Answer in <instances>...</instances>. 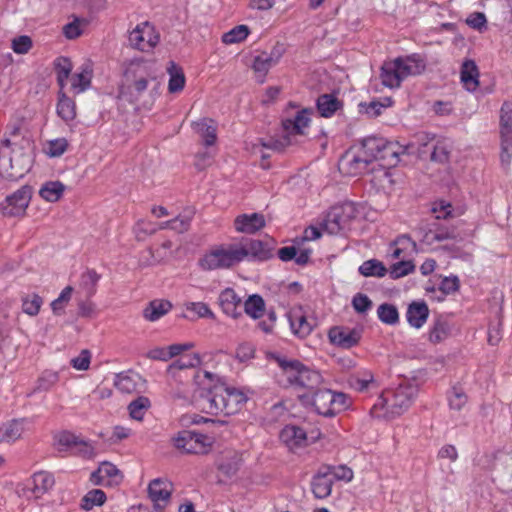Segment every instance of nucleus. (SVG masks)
<instances>
[{"mask_svg":"<svg viewBox=\"0 0 512 512\" xmlns=\"http://www.w3.org/2000/svg\"><path fill=\"white\" fill-rule=\"evenodd\" d=\"M195 381L198 389L194 398L198 408L211 415L224 414L226 385L208 371L195 375Z\"/></svg>","mask_w":512,"mask_h":512,"instance_id":"1","label":"nucleus"},{"mask_svg":"<svg viewBox=\"0 0 512 512\" xmlns=\"http://www.w3.org/2000/svg\"><path fill=\"white\" fill-rule=\"evenodd\" d=\"M417 393L418 389L413 384H401L396 389L387 390L374 404L371 413L379 417L381 415L377 413L378 409H384L383 416L387 418L400 416L410 407Z\"/></svg>","mask_w":512,"mask_h":512,"instance_id":"2","label":"nucleus"},{"mask_svg":"<svg viewBox=\"0 0 512 512\" xmlns=\"http://www.w3.org/2000/svg\"><path fill=\"white\" fill-rule=\"evenodd\" d=\"M149 81H154L155 85H158L156 79L148 72L147 65L142 62L131 63L124 73L119 98L130 103L139 101L147 90Z\"/></svg>","mask_w":512,"mask_h":512,"instance_id":"3","label":"nucleus"},{"mask_svg":"<svg viewBox=\"0 0 512 512\" xmlns=\"http://www.w3.org/2000/svg\"><path fill=\"white\" fill-rule=\"evenodd\" d=\"M277 363L283 370L288 384L305 392H314L321 387L323 378L318 371L305 367L298 360L277 358Z\"/></svg>","mask_w":512,"mask_h":512,"instance_id":"4","label":"nucleus"},{"mask_svg":"<svg viewBox=\"0 0 512 512\" xmlns=\"http://www.w3.org/2000/svg\"><path fill=\"white\" fill-rule=\"evenodd\" d=\"M244 255L238 244H222L209 250L199 266L205 271L231 269L244 260Z\"/></svg>","mask_w":512,"mask_h":512,"instance_id":"5","label":"nucleus"},{"mask_svg":"<svg viewBox=\"0 0 512 512\" xmlns=\"http://www.w3.org/2000/svg\"><path fill=\"white\" fill-rule=\"evenodd\" d=\"M355 217V207L352 203L333 206L319 222L321 230L336 235L346 228Z\"/></svg>","mask_w":512,"mask_h":512,"instance_id":"6","label":"nucleus"},{"mask_svg":"<svg viewBox=\"0 0 512 512\" xmlns=\"http://www.w3.org/2000/svg\"><path fill=\"white\" fill-rule=\"evenodd\" d=\"M12 142L9 138L1 141L0 145V177L16 181L22 178L29 170L23 159L13 160L12 158Z\"/></svg>","mask_w":512,"mask_h":512,"instance_id":"7","label":"nucleus"},{"mask_svg":"<svg viewBox=\"0 0 512 512\" xmlns=\"http://www.w3.org/2000/svg\"><path fill=\"white\" fill-rule=\"evenodd\" d=\"M501 162L509 165L512 157V103L504 102L500 109Z\"/></svg>","mask_w":512,"mask_h":512,"instance_id":"8","label":"nucleus"},{"mask_svg":"<svg viewBox=\"0 0 512 512\" xmlns=\"http://www.w3.org/2000/svg\"><path fill=\"white\" fill-rule=\"evenodd\" d=\"M32 197V188L28 185L8 195L0 204L1 212L6 217L23 216Z\"/></svg>","mask_w":512,"mask_h":512,"instance_id":"9","label":"nucleus"},{"mask_svg":"<svg viewBox=\"0 0 512 512\" xmlns=\"http://www.w3.org/2000/svg\"><path fill=\"white\" fill-rule=\"evenodd\" d=\"M298 397L304 406L313 407L318 414L326 417L333 416L331 400L332 390L319 387L314 392H304L299 394Z\"/></svg>","mask_w":512,"mask_h":512,"instance_id":"10","label":"nucleus"},{"mask_svg":"<svg viewBox=\"0 0 512 512\" xmlns=\"http://www.w3.org/2000/svg\"><path fill=\"white\" fill-rule=\"evenodd\" d=\"M159 40V34L148 22L137 25L129 34L130 45L142 52L151 51L159 43Z\"/></svg>","mask_w":512,"mask_h":512,"instance_id":"11","label":"nucleus"},{"mask_svg":"<svg viewBox=\"0 0 512 512\" xmlns=\"http://www.w3.org/2000/svg\"><path fill=\"white\" fill-rule=\"evenodd\" d=\"M208 440L209 438L204 434L182 431L174 439V445L187 454H205L208 451Z\"/></svg>","mask_w":512,"mask_h":512,"instance_id":"12","label":"nucleus"},{"mask_svg":"<svg viewBox=\"0 0 512 512\" xmlns=\"http://www.w3.org/2000/svg\"><path fill=\"white\" fill-rule=\"evenodd\" d=\"M422 234V242L427 245H432L435 242H442L445 240H456L459 237L457 228L454 226H444L437 221L427 223L419 228Z\"/></svg>","mask_w":512,"mask_h":512,"instance_id":"13","label":"nucleus"},{"mask_svg":"<svg viewBox=\"0 0 512 512\" xmlns=\"http://www.w3.org/2000/svg\"><path fill=\"white\" fill-rule=\"evenodd\" d=\"M91 482L101 486H117L123 480L121 471L110 462H102L99 468L91 474Z\"/></svg>","mask_w":512,"mask_h":512,"instance_id":"14","label":"nucleus"},{"mask_svg":"<svg viewBox=\"0 0 512 512\" xmlns=\"http://www.w3.org/2000/svg\"><path fill=\"white\" fill-rule=\"evenodd\" d=\"M172 493V484L162 478L153 479L148 485V495L156 511H161L169 501Z\"/></svg>","mask_w":512,"mask_h":512,"instance_id":"15","label":"nucleus"},{"mask_svg":"<svg viewBox=\"0 0 512 512\" xmlns=\"http://www.w3.org/2000/svg\"><path fill=\"white\" fill-rule=\"evenodd\" d=\"M333 477L330 476L328 465H321L312 478L311 487L313 495L318 499L330 496L333 485Z\"/></svg>","mask_w":512,"mask_h":512,"instance_id":"16","label":"nucleus"},{"mask_svg":"<svg viewBox=\"0 0 512 512\" xmlns=\"http://www.w3.org/2000/svg\"><path fill=\"white\" fill-rule=\"evenodd\" d=\"M265 226L262 214H241L234 220L235 230L239 233L254 234Z\"/></svg>","mask_w":512,"mask_h":512,"instance_id":"17","label":"nucleus"},{"mask_svg":"<svg viewBox=\"0 0 512 512\" xmlns=\"http://www.w3.org/2000/svg\"><path fill=\"white\" fill-rule=\"evenodd\" d=\"M329 338L333 344L349 349L358 344L360 333L355 329L334 327L329 331Z\"/></svg>","mask_w":512,"mask_h":512,"instance_id":"18","label":"nucleus"},{"mask_svg":"<svg viewBox=\"0 0 512 512\" xmlns=\"http://www.w3.org/2000/svg\"><path fill=\"white\" fill-rule=\"evenodd\" d=\"M395 61L399 62V68L404 79L408 76L420 75L426 69L425 59L418 54H413L406 57H398L395 59Z\"/></svg>","mask_w":512,"mask_h":512,"instance_id":"19","label":"nucleus"},{"mask_svg":"<svg viewBox=\"0 0 512 512\" xmlns=\"http://www.w3.org/2000/svg\"><path fill=\"white\" fill-rule=\"evenodd\" d=\"M219 305L221 306L223 312L232 317L238 318L241 316V311L239 310L242 304V299L236 294V292L232 288H226L219 295Z\"/></svg>","mask_w":512,"mask_h":512,"instance_id":"20","label":"nucleus"},{"mask_svg":"<svg viewBox=\"0 0 512 512\" xmlns=\"http://www.w3.org/2000/svg\"><path fill=\"white\" fill-rule=\"evenodd\" d=\"M399 62L395 59L391 61H385L381 66L380 79L384 86L389 88H397L404 80L400 68Z\"/></svg>","mask_w":512,"mask_h":512,"instance_id":"21","label":"nucleus"},{"mask_svg":"<svg viewBox=\"0 0 512 512\" xmlns=\"http://www.w3.org/2000/svg\"><path fill=\"white\" fill-rule=\"evenodd\" d=\"M53 485V475L46 471H40L33 474L27 489L33 494L35 499H38L49 491Z\"/></svg>","mask_w":512,"mask_h":512,"instance_id":"22","label":"nucleus"},{"mask_svg":"<svg viewBox=\"0 0 512 512\" xmlns=\"http://www.w3.org/2000/svg\"><path fill=\"white\" fill-rule=\"evenodd\" d=\"M246 401L247 397L242 391L226 386L224 394V415L230 416L236 414Z\"/></svg>","mask_w":512,"mask_h":512,"instance_id":"23","label":"nucleus"},{"mask_svg":"<svg viewBox=\"0 0 512 512\" xmlns=\"http://www.w3.org/2000/svg\"><path fill=\"white\" fill-rule=\"evenodd\" d=\"M461 82L468 91H475L479 86V70L476 63L466 59L461 66Z\"/></svg>","mask_w":512,"mask_h":512,"instance_id":"24","label":"nucleus"},{"mask_svg":"<svg viewBox=\"0 0 512 512\" xmlns=\"http://www.w3.org/2000/svg\"><path fill=\"white\" fill-rule=\"evenodd\" d=\"M239 247L244 251V260L247 257H252L258 260H267L272 254V248L267 244L260 240H250L246 244H238Z\"/></svg>","mask_w":512,"mask_h":512,"instance_id":"25","label":"nucleus"},{"mask_svg":"<svg viewBox=\"0 0 512 512\" xmlns=\"http://www.w3.org/2000/svg\"><path fill=\"white\" fill-rule=\"evenodd\" d=\"M24 419H13L0 425V443H12L24 432Z\"/></svg>","mask_w":512,"mask_h":512,"instance_id":"26","label":"nucleus"},{"mask_svg":"<svg viewBox=\"0 0 512 512\" xmlns=\"http://www.w3.org/2000/svg\"><path fill=\"white\" fill-rule=\"evenodd\" d=\"M193 127L203 139L205 146H212L216 143L217 126L214 120L210 118H203L197 122H194Z\"/></svg>","mask_w":512,"mask_h":512,"instance_id":"27","label":"nucleus"},{"mask_svg":"<svg viewBox=\"0 0 512 512\" xmlns=\"http://www.w3.org/2000/svg\"><path fill=\"white\" fill-rule=\"evenodd\" d=\"M429 315V309L425 302H412L407 309L408 323L415 328H421Z\"/></svg>","mask_w":512,"mask_h":512,"instance_id":"28","label":"nucleus"},{"mask_svg":"<svg viewBox=\"0 0 512 512\" xmlns=\"http://www.w3.org/2000/svg\"><path fill=\"white\" fill-rule=\"evenodd\" d=\"M308 110H302L297 113L294 119H285L282 121L284 133L292 135L304 134L303 129L309 125Z\"/></svg>","mask_w":512,"mask_h":512,"instance_id":"29","label":"nucleus"},{"mask_svg":"<svg viewBox=\"0 0 512 512\" xmlns=\"http://www.w3.org/2000/svg\"><path fill=\"white\" fill-rule=\"evenodd\" d=\"M281 440L291 449L301 447L306 444L307 437L305 431L297 426H286L280 433Z\"/></svg>","mask_w":512,"mask_h":512,"instance_id":"30","label":"nucleus"},{"mask_svg":"<svg viewBox=\"0 0 512 512\" xmlns=\"http://www.w3.org/2000/svg\"><path fill=\"white\" fill-rule=\"evenodd\" d=\"M201 365V357L198 353L186 355L174 361L167 368V373L172 378L176 379L180 371L194 368Z\"/></svg>","mask_w":512,"mask_h":512,"instance_id":"31","label":"nucleus"},{"mask_svg":"<svg viewBox=\"0 0 512 512\" xmlns=\"http://www.w3.org/2000/svg\"><path fill=\"white\" fill-rule=\"evenodd\" d=\"M172 309V304L168 300H153L143 310V317L151 322L159 320Z\"/></svg>","mask_w":512,"mask_h":512,"instance_id":"32","label":"nucleus"},{"mask_svg":"<svg viewBox=\"0 0 512 512\" xmlns=\"http://www.w3.org/2000/svg\"><path fill=\"white\" fill-rule=\"evenodd\" d=\"M407 148L408 147H403L398 143L386 141V145H384L381 150L378 160L382 161L383 165L387 167L396 166L399 162L400 154H403Z\"/></svg>","mask_w":512,"mask_h":512,"instance_id":"33","label":"nucleus"},{"mask_svg":"<svg viewBox=\"0 0 512 512\" xmlns=\"http://www.w3.org/2000/svg\"><path fill=\"white\" fill-rule=\"evenodd\" d=\"M92 68L89 64L83 65L81 71L71 78V90L74 94L85 91L91 85Z\"/></svg>","mask_w":512,"mask_h":512,"instance_id":"34","label":"nucleus"},{"mask_svg":"<svg viewBox=\"0 0 512 512\" xmlns=\"http://www.w3.org/2000/svg\"><path fill=\"white\" fill-rule=\"evenodd\" d=\"M384 145H386L385 139L368 137L362 141L361 151L372 162L378 160Z\"/></svg>","mask_w":512,"mask_h":512,"instance_id":"35","label":"nucleus"},{"mask_svg":"<svg viewBox=\"0 0 512 512\" xmlns=\"http://www.w3.org/2000/svg\"><path fill=\"white\" fill-rule=\"evenodd\" d=\"M310 254V250H302L298 252L294 246H286L278 250V257L282 261L288 262L290 260H295L298 265L307 264L310 259Z\"/></svg>","mask_w":512,"mask_h":512,"instance_id":"36","label":"nucleus"},{"mask_svg":"<svg viewBox=\"0 0 512 512\" xmlns=\"http://www.w3.org/2000/svg\"><path fill=\"white\" fill-rule=\"evenodd\" d=\"M169 73L168 90L170 93H177L183 90L185 86V75L181 67L175 64V62H169L167 68Z\"/></svg>","mask_w":512,"mask_h":512,"instance_id":"37","label":"nucleus"},{"mask_svg":"<svg viewBox=\"0 0 512 512\" xmlns=\"http://www.w3.org/2000/svg\"><path fill=\"white\" fill-rule=\"evenodd\" d=\"M273 66H275V64L269 59L268 55H266V51H262L254 57L251 68L259 82L263 83L267 73Z\"/></svg>","mask_w":512,"mask_h":512,"instance_id":"38","label":"nucleus"},{"mask_svg":"<svg viewBox=\"0 0 512 512\" xmlns=\"http://www.w3.org/2000/svg\"><path fill=\"white\" fill-rule=\"evenodd\" d=\"M140 380L141 378L138 374L120 373L116 375L114 385L121 392L130 394L137 391V385Z\"/></svg>","mask_w":512,"mask_h":512,"instance_id":"39","label":"nucleus"},{"mask_svg":"<svg viewBox=\"0 0 512 512\" xmlns=\"http://www.w3.org/2000/svg\"><path fill=\"white\" fill-rule=\"evenodd\" d=\"M340 107V101L331 94H323L317 100V109L323 117H331Z\"/></svg>","mask_w":512,"mask_h":512,"instance_id":"40","label":"nucleus"},{"mask_svg":"<svg viewBox=\"0 0 512 512\" xmlns=\"http://www.w3.org/2000/svg\"><path fill=\"white\" fill-rule=\"evenodd\" d=\"M65 186L60 181H50L45 183L40 191V196L48 202H57L63 195Z\"/></svg>","mask_w":512,"mask_h":512,"instance_id":"41","label":"nucleus"},{"mask_svg":"<svg viewBox=\"0 0 512 512\" xmlns=\"http://www.w3.org/2000/svg\"><path fill=\"white\" fill-rule=\"evenodd\" d=\"M57 114L66 122L71 121L76 117V107L74 101L62 92L59 93Z\"/></svg>","mask_w":512,"mask_h":512,"instance_id":"42","label":"nucleus"},{"mask_svg":"<svg viewBox=\"0 0 512 512\" xmlns=\"http://www.w3.org/2000/svg\"><path fill=\"white\" fill-rule=\"evenodd\" d=\"M452 332L451 324L444 319H437L430 331L429 339L433 343H439L447 339Z\"/></svg>","mask_w":512,"mask_h":512,"instance_id":"43","label":"nucleus"},{"mask_svg":"<svg viewBox=\"0 0 512 512\" xmlns=\"http://www.w3.org/2000/svg\"><path fill=\"white\" fill-rule=\"evenodd\" d=\"M79 440V436L68 431H62L54 437L55 447L59 452L72 451Z\"/></svg>","mask_w":512,"mask_h":512,"instance_id":"44","label":"nucleus"},{"mask_svg":"<svg viewBox=\"0 0 512 512\" xmlns=\"http://www.w3.org/2000/svg\"><path fill=\"white\" fill-rule=\"evenodd\" d=\"M245 313L254 319H258L263 316L265 311V303L260 295L254 294L244 303Z\"/></svg>","mask_w":512,"mask_h":512,"instance_id":"45","label":"nucleus"},{"mask_svg":"<svg viewBox=\"0 0 512 512\" xmlns=\"http://www.w3.org/2000/svg\"><path fill=\"white\" fill-rule=\"evenodd\" d=\"M150 400L145 396H139L128 405L129 415L132 419L141 421L146 411L150 408Z\"/></svg>","mask_w":512,"mask_h":512,"instance_id":"46","label":"nucleus"},{"mask_svg":"<svg viewBox=\"0 0 512 512\" xmlns=\"http://www.w3.org/2000/svg\"><path fill=\"white\" fill-rule=\"evenodd\" d=\"M377 315L380 321L387 325H395L399 322V313L393 304H381L377 309Z\"/></svg>","mask_w":512,"mask_h":512,"instance_id":"47","label":"nucleus"},{"mask_svg":"<svg viewBox=\"0 0 512 512\" xmlns=\"http://www.w3.org/2000/svg\"><path fill=\"white\" fill-rule=\"evenodd\" d=\"M105 501L106 494L104 491L100 489H92L82 498L80 506L83 510L89 511L93 509L94 506H102Z\"/></svg>","mask_w":512,"mask_h":512,"instance_id":"48","label":"nucleus"},{"mask_svg":"<svg viewBox=\"0 0 512 512\" xmlns=\"http://www.w3.org/2000/svg\"><path fill=\"white\" fill-rule=\"evenodd\" d=\"M390 246L392 248L391 257L393 259H399L404 255V251L409 247L414 250L416 248V243L412 241L408 235L404 234L397 237Z\"/></svg>","mask_w":512,"mask_h":512,"instance_id":"49","label":"nucleus"},{"mask_svg":"<svg viewBox=\"0 0 512 512\" xmlns=\"http://www.w3.org/2000/svg\"><path fill=\"white\" fill-rule=\"evenodd\" d=\"M359 272L363 276H376V277H383L387 273L386 267L383 265L382 262L372 259L365 261L360 267Z\"/></svg>","mask_w":512,"mask_h":512,"instance_id":"50","label":"nucleus"},{"mask_svg":"<svg viewBox=\"0 0 512 512\" xmlns=\"http://www.w3.org/2000/svg\"><path fill=\"white\" fill-rule=\"evenodd\" d=\"M57 81L61 89L65 86L72 71V63L66 57L57 58L55 61Z\"/></svg>","mask_w":512,"mask_h":512,"instance_id":"51","label":"nucleus"},{"mask_svg":"<svg viewBox=\"0 0 512 512\" xmlns=\"http://www.w3.org/2000/svg\"><path fill=\"white\" fill-rule=\"evenodd\" d=\"M290 326L295 334L300 337L308 336L313 325L303 315H293L290 317Z\"/></svg>","mask_w":512,"mask_h":512,"instance_id":"52","label":"nucleus"},{"mask_svg":"<svg viewBox=\"0 0 512 512\" xmlns=\"http://www.w3.org/2000/svg\"><path fill=\"white\" fill-rule=\"evenodd\" d=\"M43 304V299L36 293L26 295L22 298V310L30 316H36Z\"/></svg>","mask_w":512,"mask_h":512,"instance_id":"53","label":"nucleus"},{"mask_svg":"<svg viewBox=\"0 0 512 512\" xmlns=\"http://www.w3.org/2000/svg\"><path fill=\"white\" fill-rule=\"evenodd\" d=\"M249 32L250 30L247 25H238L227 33H224L222 36V41L225 44L239 43L247 38Z\"/></svg>","mask_w":512,"mask_h":512,"instance_id":"54","label":"nucleus"},{"mask_svg":"<svg viewBox=\"0 0 512 512\" xmlns=\"http://www.w3.org/2000/svg\"><path fill=\"white\" fill-rule=\"evenodd\" d=\"M371 162L367 159V157L362 153L360 150L357 155H354L348 162V169L347 172L351 175H358L363 173L367 166Z\"/></svg>","mask_w":512,"mask_h":512,"instance_id":"55","label":"nucleus"},{"mask_svg":"<svg viewBox=\"0 0 512 512\" xmlns=\"http://www.w3.org/2000/svg\"><path fill=\"white\" fill-rule=\"evenodd\" d=\"M73 293V287L67 286L60 293L59 297L51 303V309L55 315H61L64 313L65 307L71 300Z\"/></svg>","mask_w":512,"mask_h":512,"instance_id":"56","label":"nucleus"},{"mask_svg":"<svg viewBox=\"0 0 512 512\" xmlns=\"http://www.w3.org/2000/svg\"><path fill=\"white\" fill-rule=\"evenodd\" d=\"M59 381V374L56 371L46 370L37 380L36 390L49 391Z\"/></svg>","mask_w":512,"mask_h":512,"instance_id":"57","label":"nucleus"},{"mask_svg":"<svg viewBox=\"0 0 512 512\" xmlns=\"http://www.w3.org/2000/svg\"><path fill=\"white\" fill-rule=\"evenodd\" d=\"M33 46V41L28 35L17 36L11 41V48L16 54H27Z\"/></svg>","mask_w":512,"mask_h":512,"instance_id":"58","label":"nucleus"},{"mask_svg":"<svg viewBox=\"0 0 512 512\" xmlns=\"http://www.w3.org/2000/svg\"><path fill=\"white\" fill-rule=\"evenodd\" d=\"M100 279V275L94 270H87L81 276V286L87 291L88 296L95 293V286Z\"/></svg>","mask_w":512,"mask_h":512,"instance_id":"59","label":"nucleus"},{"mask_svg":"<svg viewBox=\"0 0 512 512\" xmlns=\"http://www.w3.org/2000/svg\"><path fill=\"white\" fill-rule=\"evenodd\" d=\"M415 269L414 264L412 261H399L395 264H393L390 268V277L393 279H397L403 276L408 275L409 273L413 272Z\"/></svg>","mask_w":512,"mask_h":512,"instance_id":"60","label":"nucleus"},{"mask_svg":"<svg viewBox=\"0 0 512 512\" xmlns=\"http://www.w3.org/2000/svg\"><path fill=\"white\" fill-rule=\"evenodd\" d=\"M67 147V140L65 138H58L49 141L45 151L50 157H59L67 150Z\"/></svg>","mask_w":512,"mask_h":512,"instance_id":"61","label":"nucleus"},{"mask_svg":"<svg viewBox=\"0 0 512 512\" xmlns=\"http://www.w3.org/2000/svg\"><path fill=\"white\" fill-rule=\"evenodd\" d=\"M91 352L88 349H83L80 354L71 359L70 364L72 367L79 371H86L90 367Z\"/></svg>","mask_w":512,"mask_h":512,"instance_id":"62","label":"nucleus"},{"mask_svg":"<svg viewBox=\"0 0 512 512\" xmlns=\"http://www.w3.org/2000/svg\"><path fill=\"white\" fill-rule=\"evenodd\" d=\"M290 135L285 133L280 139H271L268 142H260L262 147L282 152L287 146L291 144Z\"/></svg>","mask_w":512,"mask_h":512,"instance_id":"63","label":"nucleus"},{"mask_svg":"<svg viewBox=\"0 0 512 512\" xmlns=\"http://www.w3.org/2000/svg\"><path fill=\"white\" fill-rule=\"evenodd\" d=\"M352 306L357 313H366L372 307L370 298L362 293H357L352 299Z\"/></svg>","mask_w":512,"mask_h":512,"instance_id":"64","label":"nucleus"}]
</instances>
